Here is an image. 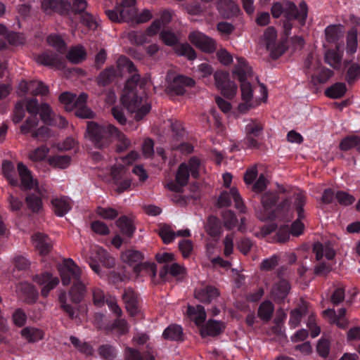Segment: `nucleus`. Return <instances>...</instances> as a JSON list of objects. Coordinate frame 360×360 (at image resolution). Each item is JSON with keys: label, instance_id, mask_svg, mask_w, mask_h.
<instances>
[{"label": "nucleus", "instance_id": "nucleus-1", "mask_svg": "<svg viewBox=\"0 0 360 360\" xmlns=\"http://www.w3.org/2000/svg\"><path fill=\"white\" fill-rule=\"evenodd\" d=\"M117 67L122 71L134 73L127 79L121 97V101L127 110L135 114L136 120H141L150 110V104L143 95L142 82H139L140 76L136 74L134 63L125 56H120L117 61Z\"/></svg>", "mask_w": 360, "mask_h": 360}, {"label": "nucleus", "instance_id": "nucleus-2", "mask_svg": "<svg viewBox=\"0 0 360 360\" xmlns=\"http://www.w3.org/2000/svg\"><path fill=\"white\" fill-rule=\"evenodd\" d=\"M251 73V68L248 66L246 60L241 57L237 58V63L233 70V74L237 77L241 83V98L243 103L239 104L238 107L240 112H245L249 109L257 106L262 102H265L267 99V90L263 84L260 86L262 97L259 100L253 99L252 86L250 82L246 81Z\"/></svg>", "mask_w": 360, "mask_h": 360}, {"label": "nucleus", "instance_id": "nucleus-3", "mask_svg": "<svg viewBox=\"0 0 360 360\" xmlns=\"http://www.w3.org/2000/svg\"><path fill=\"white\" fill-rule=\"evenodd\" d=\"M116 131V127L110 124H98L94 122H88L86 137L99 148L109 145Z\"/></svg>", "mask_w": 360, "mask_h": 360}, {"label": "nucleus", "instance_id": "nucleus-4", "mask_svg": "<svg viewBox=\"0 0 360 360\" xmlns=\"http://www.w3.org/2000/svg\"><path fill=\"white\" fill-rule=\"evenodd\" d=\"M282 13H284L285 18L297 20L303 25L305 24L308 15L307 5L304 1L300 3L298 7L290 1L286 2L284 7L278 2L274 4L271 7L273 17L278 18Z\"/></svg>", "mask_w": 360, "mask_h": 360}, {"label": "nucleus", "instance_id": "nucleus-5", "mask_svg": "<svg viewBox=\"0 0 360 360\" xmlns=\"http://www.w3.org/2000/svg\"><path fill=\"white\" fill-rule=\"evenodd\" d=\"M47 43L56 49L58 53H53L50 51L44 52L38 56L37 61L46 66L60 68L63 66L64 58L62 56L65 51V44L58 35H49L47 37Z\"/></svg>", "mask_w": 360, "mask_h": 360}, {"label": "nucleus", "instance_id": "nucleus-6", "mask_svg": "<svg viewBox=\"0 0 360 360\" xmlns=\"http://www.w3.org/2000/svg\"><path fill=\"white\" fill-rule=\"evenodd\" d=\"M139 157V154L136 151H131L128 155L120 158L117 160L116 165L111 168V175L115 180L117 184V191L118 193H122L131 186V181L124 179L120 181L124 172V165H129L134 162Z\"/></svg>", "mask_w": 360, "mask_h": 360}, {"label": "nucleus", "instance_id": "nucleus-7", "mask_svg": "<svg viewBox=\"0 0 360 360\" xmlns=\"http://www.w3.org/2000/svg\"><path fill=\"white\" fill-rule=\"evenodd\" d=\"M58 270L63 285H68L83 278L82 269L72 259H64L58 264Z\"/></svg>", "mask_w": 360, "mask_h": 360}, {"label": "nucleus", "instance_id": "nucleus-8", "mask_svg": "<svg viewBox=\"0 0 360 360\" xmlns=\"http://www.w3.org/2000/svg\"><path fill=\"white\" fill-rule=\"evenodd\" d=\"M135 1L123 0L115 10H108L105 13L109 19L114 22L130 21L134 18L135 14Z\"/></svg>", "mask_w": 360, "mask_h": 360}, {"label": "nucleus", "instance_id": "nucleus-9", "mask_svg": "<svg viewBox=\"0 0 360 360\" xmlns=\"http://www.w3.org/2000/svg\"><path fill=\"white\" fill-rule=\"evenodd\" d=\"M264 126L257 120H250L245 127L244 143L250 148L259 147V139L262 135Z\"/></svg>", "mask_w": 360, "mask_h": 360}, {"label": "nucleus", "instance_id": "nucleus-10", "mask_svg": "<svg viewBox=\"0 0 360 360\" xmlns=\"http://www.w3.org/2000/svg\"><path fill=\"white\" fill-rule=\"evenodd\" d=\"M214 79L217 89L224 96L231 98L236 96L238 87L234 82L230 80L228 72L217 71L214 73Z\"/></svg>", "mask_w": 360, "mask_h": 360}, {"label": "nucleus", "instance_id": "nucleus-11", "mask_svg": "<svg viewBox=\"0 0 360 360\" xmlns=\"http://www.w3.org/2000/svg\"><path fill=\"white\" fill-rule=\"evenodd\" d=\"M167 88L177 95H182L185 93L186 86H193L195 81L190 77L177 75L174 72H169L167 75Z\"/></svg>", "mask_w": 360, "mask_h": 360}, {"label": "nucleus", "instance_id": "nucleus-12", "mask_svg": "<svg viewBox=\"0 0 360 360\" xmlns=\"http://www.w3.org/2000/svg\"><path fill=\"white\" fill-rule=\"evenodd\" d=\"M121 258L124 263L131 266L134 265V271L139 272L141 270V262L143 259V255L139 250H128L124 252ZM143 266H147L150 271V275L155 277L157 274V267L154 263H145Z\"/></svg>", "mask_w": 360, "mask_h": 360}, {"label": "nucleus", "instance_id": "nucleus-13", "mask_svg": "<svg viewBox=\"0 0 360 360\" xmlns=\"http://www.w3.org/2000/svg\"><path fill=\"white\" fill-rule=\"evenodd\" d=\"M90 258L91 259L90 266L97 274L100 272V266L98 262L108 268L112 267L114 264L113 258L103 248L99 246H94L92 248Z\"/></svg>", "mask_w": 360, "mask_h": 360}, {"label": "nucleus", "instance_id": "nucleus-14", "mask_svg": "<svg viewBox=\"0 0 360 360\" xmlns=\"http://www.w3.org/2000/svg\"><path fill=\"white\" fill-rule=\"evenodd\" d=\"M18 172L20 178L22 189H34L39 195L41 196L44 195V188L39 186L37 180L32 177L30 171L23 163L19 162L18 164Z\"/></svg>", "mask_w": 360, "mask_h": 360}, {"label": "nucleus", "instance_id": "nucleus-15", "mask_svg": "<svg viewBox=\"0 0 360 360\" xmlns=\"http://www.w3.org/2000/svg\"><path fill=\"white\" fill-rule=\"evenodd\" d=\"M295 198V207L297 212L298 219L295 221L290 229V233L295 236H300L302 233L304 229V224L300 221L304 217L303 214V206L305 203L306 196L302 191H297L294 194Z\"/></svg>", "mask_w": 360, "mask_h": 360}, {"label": "nucleus", "instance_id": "nucleus-16", "mask_svg": "<svg viewBox=\"0 0 360 360\" xmlns=\"http://www.w3.org/2000/svg\"><path fill=\"white\" fill-rule=\"evenodd\" d=\"M190 41L198 49L206 53H212L216 50V42L212 38L200 32H193L188 36Z\"/></svg>", "mask_w": 360, "mask_h": 360}, {"label": "nucleus", "instance_id": "nucleus-17", "mask_svg": "<svg viewBox=\"0 0 360 360\" xmlns=\"http://www.w3.org/2000/svg\"><path fill=\"white\" fill-rule=\"evenodd\" d=\"M33 280L39 285L42 286L41 295L44 297H46L50 291L54 289L59 283L58 278L53 276V274L49 272H44L36 275Z\"/></svg>", "mask_w": 360, "mask_h": 360}, {"label": "nucleus", "instance_id": "nucleus-18", "mask_svg": "<svg viewBox=\"0 0 360 360\" xmlns=\"http://www.w3.org/2000/svg\"><path fill=\"white\" fill-rule=\"evenodd\" d=\"M231 199L233 200L235 207L240 212H245V206L236 188H232L229 191L222 192L219 198L218 203L221 207H228L231 203Z\"/></svg>", "mask_w": 360, "mask_h": 360}, {"label": "nucleus", "instance_id": "nucleus-19", "mask_svg": "<svg viewBox=\"0 0 360 360\" xmlns=\"http://www.w3.org/2000/svg\"><path fill=\"white\" fill-rule=\"evenodd\" d=\"M194 295L200 302L210 303L219 297V292L214 286L201 284L195 289Z\"/></svg>", "mask_w": 360, "mask_h": 360}, {"label": "nucleus", "instance_id": "nucleus-20", "mask_svg": "<svg viewBox=\"0 0 360 360\" xmlns=\"http://www.w3.org/2000/svg\"><path fill=\"white\" fill-rule=\"evenodd\" d=\"M189 178L187 164L181 163L179 167L176 175V182L171 181L167 184V188L172 191L180 192L182 187L186 186Z\"/></svg>", "mask_w": 360, "mask_h": 360}, {"label": "nucleus", "instance_id": "nucleus-21", "mask_svg": "<svg viewBox=\"0 0 360 360\" xmlns=\"http://www.w3.org/2000/svg\"><path fill=\"white\" fill-rule=\"evenodd\" d=\"M278 200V197L276 193H266L261 199L264 214L259 215L261 220L271 219L274 217L273 208Z\"/></svg>", "mask_w": 360, "mask_h": 360}, {"label": "nucleus", "instance_id": "nucleus-22", "mask_svg": "<svg viewBox=\"0 0 360 360\" xmlns=\"http://www.w3.org/2000/svg\"><path fill=\"white\" fill-rule=\"evenodd\" d=\"M324 316L329 319L331 323L335 324L340 328H346L348 326V321L345 317L346 309L341 308L337 314L334 309H327L323 311Z\"/></svg>", "mask_w": 360, "mask_h": 360}, {"label": "nucleus", "instance_id": "nucleus-23", "mask_svg": "<svg viewBox=\"0 0 360 360\" xmlns=\"http://www.w3.org/2000/svg\"><path fill=\"white\" fill-rule=\"evenodd\" d=\"M19 297L27 303H34L38 298L37 290L28 283H21L17 286Z\"/></svg>", "mask_w": 360, "mask_h": 360}, {"label": "nucleus", "instance_id": "nucleus-24", "mask_svg": "<svg viewBox=\"0 0 360 360\" xmlns=\"http://www.w3.org/2000/svg\"><path fill=\"white\" fill-rule=\"evenodd\" d=\"M70 4L68 0H43L41 1V10L50 14L53 12H63L70 8Z\"/></svg>", "mask_w": 360, "mask_h": 360}, {"label": "nucleus", "instance_id": "nucleus-25", "mask_svg": "<svg viewBox=\"0 0 360 360\" xmlns=\"http://www.w3.org/2000/svg\"><path fill=\"white\" fill-rule=\"evenodd\" d=\"M88 96L85 93H82L74 101L73 108L75 109V115L81 118H91L94 112L86 107V103Z\"/></svg>", "mask_w": 360, "mask_h": 360}, {"label": "nucleus", "instance_id": "nucleus-26", "mask_svg": "<svg viewBox=\"0 0 360 360\" xmlns=\"http://www.w3.org/2000/svg\"><path fill=\"white\" fill-rule=\"evenodd\" d=\"M32 242L41 255L49 253L52 248L51 241L42 233L37 232L32 236Z\"/></svg>", "mask_w": 360, "mask_h": 360}, {"label": "nucleus", "instance_id": "nucleus-27", "mask_svg": "<svg viewBox=\"0 0 360 360\" xmlns=\"http://www.w3.org/2000/svg\"><path fill=\"white\" fill-rule=\"evenodd\" d=\"M160 27L161 23L160 20H155L146 32H134L131 34V37L137 44H145L148 41L147 37L156 34L160 30Z\"/></svg>", "mask_w": 360, "mask_h": 360}, {"label": "nucleus", "instance_id": "nucleus-28", "mask_svg": "<svg viewBox=\"0 0 360 360\" xmlns=\"http://www.w3.org/2000/svg\"><path fill=\"white\" fill-rule=\"evenodd\" d=\"M344 34V27L341 25H330L325 29V36L327 42L335 44L336 49H340L338 44Z\"/></svg>", "mask_w": 360, "mask_h": 360}, {"label": "nucleus", "instance_id": "nucleus-29", "mask_svg": "<svg viewBox=\"0 0 360 360\" xmlns=\"http://www.w3.org/2000/svg\"><path fill=\"white\" fill-rule=\"evenodd\" d=\"M72 287L69 291V295L71 300L75 303H79L82 301L86 291V281L84 278L72 282Z\"/></svg>", "mask_w": 360, "mask_h": 360}, {"label": "nucleus", "instance_id": "nucleus-30", "mask_svg": "<svg viewBox=\"0 0 360 360\" xmlns=\"http://www.w3.org/2000/svg\"><path fill=\"white\" fill-rule=\"evenodd\" d=\"M127 311L132 316L139 312L138 298L132 289H126L122 295Z\"/></svg>", "mask_w": 360, "mask_h": 360}, {"label": "nucleus", "instance_id": "nucleus-31", "mask_svg": "<svg viewBox=\"0 0 360 360\" xmlns=\"http://www.w3.org/2000/svg\"><path fill=\"white\" fill-rule=\"evenodd\" d=\"M21 337L29 343L37 342L44 338V332L38 328L27 326L20 331Z\"/></svg>", "mask_w": 360, "mask_h": 360}, {"label": "nucleus", "instance_id": "nucleus-32", "mask_svg": "<svg viewBox=\"0 0 360 360\" xmlns=\"http://www.w3.org/2000/svg\"><path fill=\"white\" fill-rule=\"evenodd\" d=\"M53 212L58 217H63L71 209L70 199L66 197L56 198L51 200Z\"/></svg>", "mask_w": 360, "mask_h": 360}, {"label": "nucleus", "instance_id": "nucleus-33", "mask_svg": "<svg viewBox=\"0 0 360 360\" xmlns=\"http://www.w3.org/2000/svg\"><path fill=\"white\" fill-rule=\"evenodd\" d=\"M313 252L316 255V260H321L323 257L330 260L335 257V251L329 244H322L319 242L315 243L313 247Z\"/></svg>", "mask_w": 360, "mask_h": 360}, {"label": "nucleus", "instance_id": "nucleus-34", "mask_svg": "<svg viewBox=\"0 0 360 360\" xmlns=\"http://www.w3.org/2000/svg\"><path fill=\"white\" fill-rule=\"evenodd\" d=\"M217 8L224 18H230L239 11L238 6L232 0H219Z\"/></svg>", "mask_w": 360, "mask_h": 360}, {"label": "nucleus", "instance_id": "nucleus-35", "mask_svg": "<svg viewBox=\"0 0 360 360\" xmlns=\"http://www.w3.org/2000/svg\"><path fill=\"white\" fill-rule=\"evenodd\" d=\"M224 328V323L215 320H209L202 328L200 333L202 337L215 336L219 334Z\"/></svg>", "mask_w": 360, "mask_h": 360}, {"label": "nucleus", "instance_id": "nucleus-36", "mask_svg": "<svg viewBox=\"0 0 360 360\" xmlns=\"http://www.w3.org/2000/svg\"><path fill=\"white\" fill-rule=\"evenodd\" d=\"M290 288L289 283L285 280H281L274 285L271 293L275 300L282 301L288 295Z\"/></svg>", "mask_w": 360, "mask_h": 360}, {"label": "nucleus", "instance_id": "nucleus-37", "mask_svg": "<svg viewBox=\"0 0 360 360\" xmlns=\"http://www.w3.org/2000/svg\"><path fill=\"white\" fill-rule=\"evenodd\" d=\"M187 314L193 319L197 326L202 324L206 319L205 309L201 305H197L196 307L188 306Z\"/></svg>", "mask_w": 360, "mask_h": 360}, {"label": "nucleus", "instance_id": "nucleus-38", "mask_svg": "<svg viewBox=\"0 0 360 360\" xmlns=\"http://www.w3.org/2000/svg\"><path fill=\"white\" fill-rule=\"evenodd\" d=\"M277 34L276 30L272 27H268L264 33L263 41L266 48L274 55L276 47Z\"/></svg>", "mask_w": 360, "mask_h": 360}, {"label": "nucleus", "instance_id": "nucleus-39", "mask_svg": "<svg viewBox=\"0 0 360 360\" xmlns=\"http://www.w3.org/2000/svg\"><path fill=\"white\" fill-rule=\"evenodd\" d=\"M162 336L165 339L169 340H183V329L179 325H170L165 329Z\"/></svg>", "mask_w": 360, "mask_h": 360}, {"label": "nucleus", "instance_id": "nucleus-40", "mask_svg": "<svg viewBox=\"0 0 360 360\" xmlns=\"http://www.w3.org/2000/svg\"><path fill=\"white\" fill-rule=\"evenodd\" d=\"M274 311V306L273 303L271 301L266 300L260 304L257 315L262 321H269L271 319Z\"/></svg>", "mask_w": 360, "mask_h": 360}, {"label": "nucleus", "instance_id": "nucleus-41", "mask_svg": "<svg viewBox=\"0 0 360 360\" xmlns=\"http://www.w3.org/2000/svg\"><path fill=\"white\" fill-rule=\"evenodd\" d=\"M167 273L174 277L181 278L186 274V269L184 266L177 263H174L171 265H165L163 270L160 272V276L162 278H164Z\"/></svg>", "mask_w": 360, "mask_h": 360}, {"label": "nucleus", "instance_id": "nucleus-42", "mask_svg": "<svg viewBox=\"0 0 360 360\" xmlns=\"http://www.w3.org/2000/svg\"><path fill=\"white\" fill-rule=\"evenodd\" d=\"M347 91V87L345 83L337 82L328 88L325 93L326 95L331 98L336 99L342 97Z\"/></svg>", "mask_w": 360, "mask_h": 360}, {"label": "nucleus", "instance_id": "nucleus-43", "mask_svg": "<svg viewBox=\"0 0 360 360\" xmlns=\"http://www.w3.org/2000/svg\"><path fill=\"white\" fill-rule=\"evenodd\" d=\"M336 49L327 50L324 56L326 63L335 69L340 67L342 59V55L338 52L339 49Z\"/></svg>", "mask_w": 360, "mask_h": 360}, {"label": "nucleus", "instance_id": "nucleus-44", "mask_svg": "<svg viewBox=\"0 0 360 360\" xmlns=\"http://www.w3.org/2000/svg\"><path fill=\"white\" fill-rule=\"evenodd\" d=\"M41 195L37 196L34 194H29L25 198L27 208L34 213H39L43 207Z\"/></svg>", "mask_w": 360, "mask_h": 360}, {"label": "nucleus", "instance_id": "nucleus-45", "mask_svg": "<svg viewBox=\"0 0 360 360\" xmlns=\"http://www.w3.org/2000/svg\"><path fill=\"white\" fill-rule=\"evenodd\" d=\"M49 163L51 166L59 168L65 169L71 163V158L68 155H53L48 159Z\"/></svg>", "mask_w": 360, "mask_h": 360}, {"label": "nucleus", "instance_id": "nucleus-46", "mask_svg": "<svg viewBox=\"0 0 360 360\" xmlns=\"http://www.w3.org/2000/svg\"><path fill=\"white\" fill-rule=\"evenodd\" d=\"M116 225L123 234L128 236H131L135 229L131 220L125 216L120 217L116 221Z\"/></svg>", "mask_w": 360, "mask_h": 360}, {"label": "nucleus", "instance_id": "nucleus-47", "mask_svg": "<svg viewBox=\"0 0 360 360\" xmlns=\"http://www.w3.org/2000/svg\"><path fill=\"white\" fill-rule=\"evenodd\" d=\"M38 124L39 120L37 118V116L30 115L28 117H27L25 121L20 127V132L22 134H27L31 133L32 135V132L37 129V127L38 126Z\"/></svg>", "mask_w": 360, "mask_h": 360}, {"label": "nucleus", "instance_id": "nucleus-48", "mask_svg": "<svg viewBox=\"0 0 360 360\" xmlns=\"http://www.w3.org/2000/svg\"><path fill=\"white\" fill-rule=\"evenodd\" d=\"M86 51L82 46H75L72 48L67 55V58L73 63H79L86 58Z\"/></svg>", "mask_w": 360, "mask_h": 360}, {"label": "nucleus", "instance_id": "nucleus-49", "mask_svg": "<svg viewBox=\"0 0 360 360\" xmlns=\"http://www.w3.org/2000/svg\"><path fill=\"white\" fill-rule=\"evenodd\" d=\"M125 360H155V359L149 352L141 355L138 350L127 347L125 349Z\"/></svg>", "mask_w": 360, "mask_h": 360}, {"label": "nucleus", "instance_id": "nucleus-50", "mask_svg": "<svg viewBox=\"0 0 360 360\" xmlns=\"http://www.w3.org/2000/svg\"><path fill=\"white\" fill-rule=\"evenodd\" d=\"M2 172L12 185H17L18 179L15 175L14 165L9 161H4L2 163Z\"/></svg>", "mask_w": 360, "mask_h": 360}, {"label": "nucleus", "instance_id": "nucleus-51", "mask_svg": "<svg viewBox=\"0 0 360 360\" xmlns=\"http://www.w3.org/2000/svg\"><path fill=\"white\" fill-rule=\"evenodd\" d=\"M357 46V30L356 29H352L348 32L347 36V53L349 54L354 53L356 51Z\"/></svg>", "mask_w": 360, "mask_h": 360}, {"label": "nucleus", "instance_id": "nucleus-52", "mask_svg": "<svg viewBox=\"0 0 360 360\" xmlns=\"http://www.w3.org/2000/svg\"><path fill=\"white\" fill-rule=\"evenodd\" d=\"M71 343L80 352L86 356L92 355L94 353L93 347L87 342H82L77 338L71 336L70 338Z\"/></svg>", "mask_w": 360, "mask_h": 360}, {"label": "nucleus", "instance_id": "nucleus-53", "mask_svg": "<svg viewBox=\"0 0 360 360\" xmlns=\"http://www.w3.org/2000/svg\"><path fill=\"white\" fill-rule=\"evenodd\" d=\"M175 52L179 55L186 57L188 60H194L196 53L193 49L188 44H180L175 46Z\"/></svg>", "mask_w": 360, "mask_h": 360}, {"label": "nucleus", "instance_id": "nucleus-54", "mask_svg": "<svg viewBox=\"0 0 360 360\" xmlns=\"http://www.w3.org/2000/svg\"><path fill=\"white\" fill-rule=\"evenodd\" d=\"M30 93L32 95L44 96L49 93V88L42 82L31 81L30 82Z\"/></svg>", "mask_w": 360, "mask_h": 360}, {"label": "nucleus", "instance_id": "nucleus-55", "mask_svg": "<svg viewBox=\"0 0 360 360\" xmlns=\"http://www.w3.org/2000/svg\"><path fill=\"white\" fill-rule=\"evenodd\" d=\"M115 73L113 68H106L102 71L98 78V84L101 86H105L110 83L115 77Z\"/></svg>", "mask_w": 360, "mask_h": 360}, {"label": "nucleus", "instance_id": "nucleus-56", "mask_svg": "<svg viewBox=\"0 0 360 360\" xmlns=\"http://www.w3.org/2000/svg\"><path fill=\"white\" fill-rule=\"evenodd\" d=\"M39 115L41 120L46 124H49L56 115L47 103H42L40 105Z\"/></svg>", "mask_w": 360, "mask_h": 360}, {"label": "nucleus", "instance_id": "nucleus-57", "mask_svg": "<svg viewBox=\"0 0 360 360\" xmlns=\"http://www.w3.org/2000/svg\"><path fill=\"white\" fill-rule=\"evenodd\" d=\"M99 356L105 360H112L116 356L115 348L110 345H102L98 349Z\"/></svg>", "mask_w": 360, "mask_h": 360}, {"label": "nucleus", "instance_id": "nucleus-58", "mask_svg": "<svg viewBox=\"0 0 360 360\" xmlns=\"http://www.w3.org/2000/svg\"><path fill=\"white\" fill-rule=\"evenodd\" d=\"M112 138H115L118 141L117 150L119 152L126 150L131 143L130 141L125 136V135L120 131L117 128L116 131L114 132Z\"/></svg>", "mask_w": 360, "mask_h": 360}, {"label": "nucleus", "instance_id": "nucleus-59", "mask_svg": "<svg viewBox=\"0 0 360 360\" xmlns=\"http://www.w3.org/2000/svg\"><path fill=\"white\" fill-rule=\"evenodd\" d=\"M59 302L60 304L61 308L68 314L69 317L71 319H74L77 317L75 314V311L74 308L69 304L67 303L66 300V293L65 292H62L59 295Z\"/></svg>", "mask_w": 360, "mask_h": 360}, {"label": "nucleus", "instance_id": "nucleus-60", "mask_svg": "<svg viewBox=\"0 0 360 360\" xmlns=\"http://www.w3.org/2000/svg\"><path fill=\"white\" fill-rule=\"evenodd\" d=\"M96 213L99 217L105 219H114L118 215L117 211L111 207H98L96 210Z\"/></svg>", "mask_w": 360, "mask_h": 360}, {"label": "nucleus", "instance_id": "nucleus-61", "mask_svg": "<svg viewBox=\"0 0 360 360\" xmlns=\"http://www.w3.org/2000/svg\"><path fill=\"white\" fill-rule=\"evenodd\" d=\"M207 232L213 237L219 236L221 234V226L216 218H210L207 226Z\"/></svg>", "mask_w": 360, "mask_h": 360}, {"label": "nucleus", "instance_id": "nucleus-62", "mask_svg": "<svg viewBox=\"0 0 360 360\" xmlns=\"http://www.w3.org/2000/svg\"><path fill=\"white\" fill-rule=\"evenodd\" d=\"M49 151V148L46 146L39 147L30 153L29 158L32 161H41L46 157Z\"/></svg>", "mask_w": 360, "mask_h": 360}, {"label": "nucleus", "instance_id": "nucleus-63", "mask_svg": "<svg viewBox=\"0 0 360 360\" xmlns=\"http://www.w3.org/2000/svg\"><path fill=\"white\" fill-rule=\"evenodd\" d=\"M195 72L199 78H206L213 74L214 69L211 65L207 63H202L198 65Z\"/></svg>", "mask_w": 360, "mask_h": 360}, {"label": "nucleus", "instance_id": "nucleus-64", "mask_svg": "<svg viewBox=\"0 0 360 360\" xmlns=\"http://www.w3.org/2000/svg\"><path fill=\"white\" fill-rule=\"evenodd\" d=\"M360 77V65L356 63L352 64L347 70L346 79L348 83H353Z\"/></svg>", "mask_w": 360, "mask_h": 360}]
</instances>
